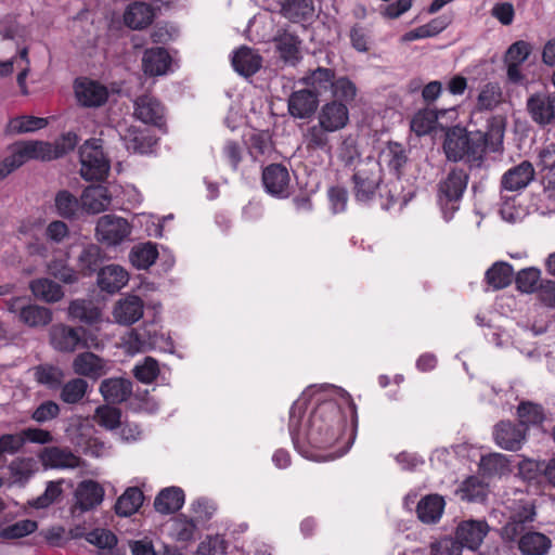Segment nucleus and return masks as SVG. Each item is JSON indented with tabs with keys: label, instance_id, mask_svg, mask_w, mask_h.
I'll list each match as a JSON object with an SVG mask.
<instances>
[{
	"label": "nucleus",
	"instance_id": "nucleus-1",
	"mask_svg": "<svg viewBox=\"0 0 555 555\" xmlns=\"http://www.w3.org/2000/svg\"><path fill=\"white\" fill-rule=\"evenodd\" d=\"M357 426V408L350 395L333 385L308 387L289 411L293 443L313 461H332L346 454L354 442Z\"/></svg>",
	"mask_w": 555,
	"mask_h": 555
},
{
	"label": "nucleus",
	"instance_id": "nucleus-2",
	"mask_svg": "<svg viewBox=\"0 0 555 555\" xmlns=\"http://www.w3.org/2000/svg\"><path fill=\"white\" fill-rule=\"evenodd\" d=\"M503 141V131L491 128L488 132L467 131L462 127H453L446 133L443 150L449 160H463L469 167H480L487 151L495 152Z\"/></svg>",
	"mask_w": 555,
	"mask_h": 555
},
{
	"label": "nucleus",
	"instance_id": "nucleus-3",
	"mask_svg": "<svg viewBox=\"0 0 555 555\" xmlns=\"http://www.w3.org/2000/svg\"><path fill=\"white\" fill-rule=\"evenodd\" d=\"M156 289L154 282H146L141 275V294ZM141 351L143 349H159L162 351H171L172 341L169 336L159 332L158 322L160 320V304L158 300L149 302L141 298Z\"/></svg>",
	"mask_w": 555,
	"mask_h": 555
},
{
	"label": "nucleus",
	"instance_id": "nucleus-4",
	"mask_svg": "<svg viewBox=\"0 0 555 555\" xmlns=\"http://www.w3.org/2000/svg\"><path fill=\"white\" fill-rule=\"evenodd\" d=\"M299 82L309 91L315 92L319 100L327 92L332 98L344 100H354L358 93V88L351 79L347 76L337 77L334 69L322 66L307 70Z\"/></svg>",
	"mask_w": 555,
	"mask_h": 555
},
{
	"label": "nucleus",
	"instance_id": "nucleus-5",
	"mask_svg": "<svg viewBox=\"0 0 555 555\" xmlns=\"http://www.w3.org/2000/svg\"><path fill=\"white\" fill-rule=\"evenodd\" d=\"M141 154H151L167 127L164 106L150 94L141 96Z\"/></svg>",
	"mask_w": 555,
	"mask_h": 555
},
{
	"label": "nucleus",
	"instance_id": "nucleus-6",
	"mask_svg": "<svg viewBox=\"0 0 555 555\" xmlns=\"http://www.w3.org/2000/svg\"><path fill=\"white\" fill-rule=\"evenodd\" d=\"M383 181L380 164L373 157H365L354 167L352 175L353 195L361 204L370 203L376 195Z\"/></svg>",
	"mask_w": 555,
	"mask_h": 555
},
{
	"label": "nucleus",
	"instance_id": "nucleus-7",
	"mask_svg": "<svg viewBox=\"0 0 555 555\" xmlns=\"http://www.w3.org/2000/svg\"><path fill=\"white\" fill-rule=\"evenodd\" d=\"M468 175L463 169H453L438 184L437 201L444 220L452 219L467 188Z\"/></svg>",
	"mask_w": 555,
	"mask_h": 555
},
{
	"label": "nucleus",
	"instance_id": "nucleus-8",
	"mask_svg": "<svg viewBox=\"0 0 555 555\" xmlns=\"http://www.w3.org/2000/svg\"><path fill=\"white\" fill-rule=\"evenodd\" d=\"M80 175L87 181L104 180L109 172V160L103 152L101 139L87 140L79 149Z\"/></svg>",
	"mask_w": 555,
	"mask_h": 555
},
{
	"label": "nucleus",
	"instance_id": "nucleus-9",
	"mask_svg": "<svg viewBox=\"0 0 555 555\" xmlns=\"http://www.w3.org/2000/svg\"><path fill=\"white\" fill-rule=\"evenodd\" d=\"M354 100H344L339 98H332L331 101L325 102L319 113L318 121L330 129L331 132L343 130L349 124V108L348 105Z\"/></svg>",
	"mask_w": 555,
	"mask_h": 555
},
{
	"label": "nucleus",
	"instance_id": "nucleus-10",
	"mask_svg": "<svg viewBox=\"0 0 555 555\" xmlns=\"http://www.w3.org/2000/svg\"><path fill=\"white\" fill-rule=\"evenodd\" d=\"M131 232L128 221L115 215H104L98 219L95 236L108 246L121 243Z\"/></svg>",
	"mask_w": 555,
	"mask_h": 555
},
{
	"label": "nucleus",
	"instance_id": "nucleus-11",
	"mask_svg": "<svg viewBox=\"0 0 555 555\" xmlns=\"http://www.w3.org/2000/svg\"><path fill=\"white\" fill-rule=\"evenodd\" d=\"M75 503L70 511L80 515L100 505L104 499V489L94 480L81 481L75 490Z\"/></svg>",
	"mask_w": 555,
	"mask_h": 555
},
{
	"label": "nucleus",
	"instance_id": "nucleus-12",
	"mask_svg": "<svg viewBox=\"0 0 555 555\" xmlns=\"http://www.w3.org/2000/svg\"><path fill=\"white\" fill-rule=\"evenodd\" d=\"M141 62L144 74L151 77L165 76L175 70V60L163 47L146 49Z\"/></svg>",
	"mask_w": 555,
	"mask_h": 555
},
{
	"label": "nucleus",
	"instance_id": "nucleus-13",
	"mask_svg": "<svg viewBox=\"0 0 555 555\" xmlns=\"http://www.w3.org/2000/svg\"><path fill=\"white\" fill-rule=\"evenodd\" d=\"M38 457L44 468L73 469L81 465V459L69 448L46 447Z\"/></svg>",
	"mask_w": 555,
	"mask_h": 555
},
{
	"label": "nucleus",
	"instance_id": "nucleus-14",
	"mask_svg": "<svg viewBox=\"0 0 555 555\" xmlns=\"http://www.w3.org/2000/svg\"><path fill=\"white\" fill-rule=\"evenodd\" d=\"M291 177L287 168L281 164H272L262 171V183L272 196L284 198L289 195Z\"/></svg>",
	"mask_w": 555,
	"mask_h": 555
},
{
	"label": "nucleus",
	"instance_id": "nucleus-15",
	"mask_svg": "<svg viewBox=\"0 0 555 555\" xmlns=\"http://www.w3.org/2000/svg\"><path fill=\"white\" fill-rule=\"evenodd\" d=\"M320 104L317 93L307 88L293 91L287 100V109L292 117L308 119L314 115Z\"/></svg>",
	"mask_w": 555,
	"mask_h": 555
},
{
	"label": "nucleus",
	"instance_id": "nucleus-16",
	"mask_svg": "<svg viewBox=\"0 0 555 555\" xmlns=\"http://www.w3.org/2000/svg\"><path fill=\"white\" fill-rule=\"evenodd\" d=\"M531 119L540 125H548L555 118V96L547 92L530 95L526 103Z\"/></svg>",
	"mask_w": 555,
	"mask_h": 555
},
{
	"label": "nucleus",
	"instance_id": "nucleus-17",
	"mask_svg": "<svg viewBox=\"0 0 555 555\" xmlns=\"http://www.w3.org/2000/svg\"><path fill=\"white\" fill-rule=\"evenodd\" d=\"M82 326L73 327L63 323L51 326L49 331L50 344L60 352H74L79 349Z\"/></svg>",
	"mask_w": 555,
	"mask_h": 555
},
{
	"label": "nucleus",
	"instance_id": "nucleus-18",
	"mask_svg": "<svg viewBox=\"0 0 555 555\" xmlns=\"http://www.w3.org/2000/svg\"><path fill=\"white\" fill-rule=\"evenodd\" d=\"M50 143L42 141H25L15 144L8 159L17 169L29 159L50 160Z\"/></svg>",
	"mask_w": 555,
	"mask_h": 555
},
{
	"label": "nucleus",
	"instance_id": "nucleus-19",
	"mask_svg": "<svg viewBox=\"0 0 555 555\" xmlns=\"http://www.w3.org/2000/svg\"><path fill=\"white\" fill-rule=\"evenodd\" d=\"M489 532V526L483 520H465L459 524L455 537L461 546L472 551L477 550Z\"/></svg>",
	"mask_w": 555,
	"mask_h": 555
},
{
	"label": "nucleus",
	"instance_id": "nucleus-20",
	"mask_svg": "<svg viewBox=\"0 0 555 555\" xmlns=\"http://www.w3.org/2000/svg\"><path fill=\"white\" fill-rule=\"evenodd\" d=\"M495 443L508 451L519 450L526 440V429L511 422H501L493 430Z\"/></svg>",
	"mask_w": 555,
	"mask_h": 555
},
{
	"label": "nucleus",
	"instance_id": "nucleus-21",
	"mask_svg": "<svg viewBox=\"0 0 555 555\" xmlns=\"http://www.w3.org/2000/svg\"><path fill=\"white\" fill-rule=\"evenodd\" d=\"M82 211L91 215L106 210L112 202V196L106 186L101 184L87 186L80 196Z\"/></svg>",
	"mask_w": 555,
	"mask_h": 555
},
{
	"label": "nucleus",
	"instance_id": "nucleus-22",
	"mask_svg": "<svg viewBox=\"0 0 555 555\" xmlns=\"http://www.w3.org/2000/svg\"><path fill=\"white\" fill-rule=\"evenodd\" d=\"M534 178V168L528 160L508 169L501 179V185L506 191H519L525 189Z\"/></svg>",
	"mask_w": 555,
	"mask_h": 555
},
{
	"label": "nucleus",
	"instance_id": "nucleus-23",
	"mask_svg": "<svg viewBox=\"0 0 555 555\" xmlns=\"http://www.w3.org/2000/svg\"><path fill=\"white\" fill-rule=\"evenodd\" d=\"M99 390L107 403L117 404L130 398L132 383L124 377L105 378L101 382Z\"/></svg>",
	"mask_w": 555,
	"mask_h": 555
},
{
	"label": "nucleus",
	"instance_id": "nucleus-24",
	"mask_svg": "<svg viewBox=\"0 0 555 555\" xmlns=\"http://www.w3.org/2000/svg\"><path fill=\"white\" fill-rule=\"evenodd\" d=\"M129 281L128 272L119 264H108L98 272V285L108 294L119 292Z\"/></svg>",
	"mask_w": 555,
	"mask_h": 555
},
{
	"label": "nucleus",
	"instance_id": "nucleus-25",
	"mask_svg": "<svg viewBox=\"0 0 555 555\" xmlns=\"http://www.w3.org/2000/svg\"><path fill=\"white\" fill-rule=\"evenodd\" d=\"M164 530L169 538L177 542H191L195 538L197 525L193 518L180 514L168 519L164 525Z\"/></svg>",
	"mask_w": 555,
	"mask_h": 555
},
{
	"label": "nucleus",
	"instance_id": "nucleus-26",
	"mask_svg": "<svg viewBox=\"0 0 555 555\" xmlns=\"http://www.w3.org/2000/svg\"><path fill=\"white\" fill-rule=\"evenodd\" d=\"M185 495L179 487H167L158 492L154 500V508L162 515L175 514L184 505Z\"/></svg>",
	"mask_w": 555,
	"mask_h": 555
},
{
	"label": "nucleus",
	"instance_id": "nucleus-27",
	"mask_svg": "<svg viewBox=\"0 0 555 555\" xmlns=\"http://www.w3.org/2000/svg\"><path fill=\"white\" fill-rule=\"evenodd\" d=\"M73 369L76 374L90 378H99L107 371L106 361L89 351L79 353L74 359Z\"/></svg>",
	"mask_w": 555,
	"mask_h": 555
},
{
	"label": "nucleus",
	"instance_id": "nucleus-28",
	"mask_svg": "<svg viewBox=\"0 0 555 555\" xmlns=\"http://www.w3.org/2000/svg\"><path fill=\"white\" fill-rule=\"evenodd\" d=\"M105 259L104 250L96 244H87L77 257L78 275L91 276L99 272L100 266Z\"/></svg>",
	"mask_w": 555,
	"mask_h": 555
},
{
	"label": "nucleus",
	"instance_id": "nucleus-29",
	"mask_svg": "<svg viewBox=\"0 0 555 555\" xmlns=\"http://www.w3.org/2000/svg\"><path fill=\"white\" fill-rule=\"evenodd\" d=\"M75 93L78 102L87 107L101 106L106 102L108 96L107 89L94 81L77 83Z\"/></svg>",
	"mask_w": 555,
	"mask_h": 555
},
{
	"label": "nucleus",
	"instance_id": "nucleus-30",
	"mask_svg": "<svg viewBox=\"0 0 555 555\" xmlns=\"http://www.w3.org/2000/svg\"><path fill=\"white\" fill-rule=\"evenodd\" d=\"M55 214L65 220H78L83 214L81 199L68 190H60L54 196Z\"/></svg>",
	"mask_w": 555,
	"mask_h": 555
},
{
	"label": "nucleus",
	"instance_id": "nucleus-31",
	"mask_svg": "<svg viewBox=\"0 0 555 555\" xmlns=\"http://www.w3.org/2000/svg\"><path fill=\"white\" fill-rule=\"evenodd\" d=\"M262 65V57L248 47H241L232 56V66L240 75L249 77L256 74Z\"/></svg>",
	"mask_w": 555,
	"mask_h": 555
},
{
	"label": "nucleus",
	"instance_id": "nucleus-32",
	"mask_svg": "<svg viewBox=\"0 0 555 555\" xmlns=\"http://www.w3.org/2000/svg\"><path fill=\"white\" fill-rule=\"evenodd\" d=\"M68 317L87 325H93L101 320L102 312L90 299H74L67 308Z\"/></svg>",
	"mask_w": 555,
	"mask_h": 555
},
{
	"label": "nucleus",
	"instance_id": "nucleus-33",
	"mask_svg": "<svg viewBox=\"0 0 555 555\" xmlns=\"http://www.w3.org/2000/svg\"><path fill=\"white\" fill-rule=\"evenodd\" d=\"M552 546V540L541 532L529 531L518 540V550L522 555H545Z\"/></svg>",
	"mask_w": 555,
	"mask_h": 555
},
{
	"label": "nucleus",
	"instance_id": "nucleus-34",
	"mask_svg": "<svg viewBox=\"0 0 555 555\" xmlns=\"http://www.w3.org/2000/svg\"><path fill=\"white\" fill-rule=\"evenodd\" d=\"M443 509V498L438 494H429L418 502L416 512L421 521L435 524L441 518Z\"/></svg>",
	"mask_w": 555,
	"mask_h": 555
},
{
	"label": "nucleus",
	"instance_id": "nucleus-35",
	"mask_svg": "<svg viewBox=\"0 0 555 555\" xmlns=\"http://www.w3.org/2000/svg\"><path fill=\"white\" fill-rule=\"evenodd\" d=\"M29 288L36 298L46 302H57L64 297L62 286L48 278L33 280Z\"/></svg>",
	"mask_w": 555,
	"mask_h": 555
},
{
	"label": "nucleus",
	"instance_id": "nucleus-36",
	"mask_svg": "<svg viewBox=\"0 0 555 555\" xmlns=\"http://www.w3.org/2000/svg\"><path fill=\"white\" fill-rule=\"evenodd\" d=\"M117 323L131 325L139 320V296L128 295L119 299L113 310Z\"/></svg>",
	"mask_w": 555,
	"mask_h": 555
},
{
	"label": "nucleus",
	"instance_id": "nucleus-37",
	"mask_svg": "<svg viewBox=\"0 0 555 555\" xmlns=\"http://www.w3.org/2000/svg\"><path fill=\"white\" fill-rule=\"evenodd\" d=\"M330 129L324 128L319 121L307 129L304 134V143L308 151H324L331 153Z\"/></svg>",
	"mask_w": 555,
	"mask_h": 555
},
{
	"label": "nucleus",
	"instance_id": "nucleus-38",
	"mask_svg": "<svg viewBox=\"0 0 555 555\" xmlns=\"http://www.w3.org/2000/svg\"><path fill=\"white\" fill-rule=\"evenodd\" d=\"M513 279V268L509 263L499 261L492 264L486 272L487 284L492 289H502L508 286Z\"/></svg>",
	"mask_w": 555,
	"mask_h": 555
},
{
	"label": "nucleus",
	"instance_id": "nucleus-39",
	"mask_svg": "<svg viewBox=\"0 0 555 555\" xmlns=\"http://www.w3.org/2000/svg\"><path fill=\"white\" fill-rule=\"evenodd\" d=\"M20 321L30 327L46 326L52 321V311L47 307L26 305L21 311Z\"/></svg>",
	"mask_w": 555,
	"mask_h": 555
},
{
	"label": "nucleus",
	"instance_id": "nucleus-40",
	"mask_svg": "<svg viewBox=\"0 0 555 555\" xmlns=\"http://www.w3.org/2000/svg\"><path fill=\"white\" fill-rule=\"evenodd\" d=\"M448 23L443 17L431 20L429 23L424 24L415 29H412L401 36V42H411L414 40L425 39L437 36L446 29Z\"/></svg>",
	"mask_w": 555,
	"mask_h": 555
},
{
	"label": "nucleus",
	"instance_id": "nucleus-41",
	"mask_svg": "<svg viewBox=\"0 0 555 555\" xmlns=\"http://www.w3.org/2000/svg\"><path fill=\"white\" fill-rule=\"evenodd\" d=\"M86 540L100 550H107L108 555H124L119 550L115 548L118 540L108 529L96 528L86 534Z\"/></svg>",
	"mask_w": 555,
	"mask_h": 555
},
{
	"label": "nucleus",
	"instance_id": "nucleus-42",
	"mask_svg": "<svg viewBox=\"0 0 555 555\" xmlns=\"http://www.w3.org/2000/svg\"><path fill=\"white\" fill-rule=\"evenodd\" d=\"M276 50L285 63L295 65L299 59V40L291 34H284L276 39Z\"/></svg>",
	"mask_w": 555,
	"mask_h": 555
},
{
	"label": "nucleus",
	"instance_id": "nucleus-43",
	"mask_svg": "<svg viewBox=\"0 0 555 555\" xmlns=\"http://www.w3.org/2000/svg\"><path fill=\"white\" fill-rule=\"evenodd\" d=\"M115 513L130 517L139 511V487H129L116 501Z\"/></svg>",
	"mask_w": 555,
	"mask_h": 555
},
{
	"label": "nucleus",
	"instance_id": "nucleus-44",
	"mask_svg": "<svg viewBox=\"0 0 555 555\" xmlns=\"http://www.w3.org/2000/svg\"><path fill=\"white\" fill-rule=\"evenodd\" d=\"M520 426H539L545 420L543 408L532 402H521L517 409Z\"/></svg>",
	"mask_w": 555,
	"mask_h": 555
},
{
	"label": "nucleus",
	"instance_id": "nucleus-45",
	"mask_svg": "<svg viewBox=\"0 0 555 555\" xmlns=\"http://www.w3.org/2000/svg\"><path fill=\"white\" fill-rule=\"evenodd\" d=\"M48 119L35 116H20L12 118L8 124L9 133H26L44 128Z\"/></svg>",
	"mask_w": 555,
	"mask_h": 555
},
{
	"label": "nucleus",
	"instance_id": "nucleus-46",
	"mask_svg": "<svg viewBox=\"0 0 555 555\" xmlns=\"http://www.w3.org/2000/svg\"><path fill=\"white\" fill-rule=\"evenodd\" d=\"M93 418L98 425L113 430L120 425L121 412L118 408L103 404L96 408Z\"/></svg>",
	"mask_w": 555,
	"mask_h": 555
},
{
	"label": "nucleus",
	"instance_id": "nucleus-47",
	"mask_svg": "<svg viewBox=\"0 0 555 555\" xmlns=\"http://www.w3.org/2000/svg\"><path fill=\"white\" fill-rule=\"evenodd\" d=\"M34 370L35 378L39 384L51 389L57 388L62 384L64 374L61 369L49 364H41Z\"/></svg>",
	"mask_w": 555,
	"mask_h": 555
},
{
	"label": "nucleus",
	"instance_id": "nucleus-48",
	"mask_svg": "<svg viewBox=\"0 0 555 555\" xmlns=\"http://www.w3.org/2000/svg\"><path fill=\"white\" fill-rule=\"evenodd\" d=\"M285 17L292 21H300L313 14V4L311 0H287L282 8Z\"/></svg>",
	"mask_w": 555,
	"mask_h": 555
},
{
	"label": "nucleus",
	"instance_id": "nucleus-49",
	"mask_svg": "<svg viewBox=\"0 0 555 555\" xmlns=\"http://www.w3.org/2000/svg\"><path fill=\"white\" fill-rule=\"evenodd\" d=\"M88 383L82 378H73L64 384L61 399L68 404L78 403L87 393Z\"/></svg>",
	"mask_w": 555,
	"mask_h": 555
},
{
	"label": "nucleus",
	"instance_id": "nucleus-50",
	"mask_svg": "<svg viewBox=\"0 0 555 555\" xmlns=\"http://www.w3.org/2000/svg\"><path fill=\"white\" fill-rule=\"evenodd\" d=\"M48 273L65 284H74L78 281V272L70 268L66 260L53 259L47 266Z\"/></svg>",
	"mask_w": 555,
	"mask_h": 555
},
{
	"label": "nucleus",
	"instance_id": "nucleus-51",
	"mask_svg": "<svg viewBox=\"0 0 555 555\" xmlns=\"http://www.w3.org/2000/svg\"><path fill=\"white\" fill-rule=\"evenodd\" d=\"M171 2L172 0H141V29L151 25Z\"/></svg>",
	"mask_w": 555,
	"mask_h": 555
},
{
	"label": "nucleus",
	"instance_id": "nucleus-52",
	"mask_svg": "<svg viewBox=\"0 0 555 555\" xmlns=\"http://www.w3.org/2000/svg\"><path fill=\"white\" fill-rule=\"evenodd\" d=\"M437 119L438 115L435 113V111H420L414 115V117L411 120V129L417 135H425L435 128Z\"/></svg>",
	"mask_w": 555,
	"mask_h": 555
},
{
	"label": "nucleus",
	"instance_id": "nucleus-53",
	"mask_svg": "<svg viewBox=\"0 0 555 555\" xmlns=\"http://www.w3.org/2000/svg\"><path fill=\"white\" fill-rule=\"evenodd\" d=\"M541 280V271L538 268L530 267L520 270L515 279L517 289L522 293L531 294L537 291V285Z\"/></svg>",
	"mask_w": 555,
	"mask_h": 555
},
{
	"label": "nucleus",
	"instance_id": "nucleus-54",
	"mask_svg": "<svg viewBox=\"0 0 555 555\" xmlns=\"http://www.w3.org/2000/svg\"><path fill=\"white\" fill-rule=\"evenodd\" d=\"M338 159L347 168H352L362 162L364 158L360 157V152L354 140L349 137L346 138L338 149Z\"/></svg>",
	"mask_w": 555,
	"mask_h": 555
},
{
	"label": "nucleus",
	"instance_id": "nucleus-55",
	"mask_svg": "<svg viewBox=\"0 0 555 555\" xmlns=\"http://www.w3.org/2000/svg\"><path fill=\"white\" fill-rule=\"evenodd\" d=\"M228 542L221 534L207 535L197 546V555H224Z\"/></svg>",
	"mask_w": 555,
	"mask_h": 555
},
{
	"label": "nucleus",
	"instance_id": "nucleus-56",
	"mask_svg": "<svg viewBox=\"0 0 555 555\" xmlns=\"http://www.w3.org/2000/svg\"><path fill=\"white\" fill-rule=\"evenodd\" d=\"M502 99V91L496 83H487L478 94V106L480 109H493Z\"/></svg>",
	"mask_w": 555,
	"mask_h": 555
},
{
	"label": "nucleus",
	"instance_id": "nucleus-57",
	"mask_svg": "<svg viewBox=\"0 0 555 555\" xmlns=\"http://www.w3.org/2000/svg\"><path fill=\"white\" fill-rule=\"evenodd\" d=\"M36 530L37 522L35 520L23 519L3 528L0 532V537L9 540L20 539L33 533Z\"/></svg>",
	"mask_w": 555,
	"mask_h": 555
},
{
	"label": "nucleus",
	"instance_id": "nucleus-58",
	"mask_svg": "<svg viewBox=\"0 0 555 555\" xmlns=\"http://www.w3.org/2000/svg\"><path fill=\"white\" fill-rule=\"evenodd\" d=\"M460 494L463 500L478 501L486 496V488L477 477H468L460 488Z\"/></svg>",
	"mask_w": 555,
	"mask_h": 555
},
{
	"label": "nucleus",
	"instance_id": "nucleus-59",
	"mask_svg": "<svg viewBox=\"0 0 555 555\" xmlns=\"http://www.w3.org/2000/svg\"><path fill=\"white\" fill-rule=\"evenodd\" d=\"M191 512L194 516L193 520L197 524L208 521L216 512V505L206 498H198L191 504Z\"/></svg>",
	"mask_w": 555,
	"mask_h": 555
},
{
	"label": "nucleus",
	"instance_id": "nucleus-60",
	"mask_svg": "<svg viewBox=\"0 0 555 555\" xmlns=\"http://www.w3.org/2000/svg\"><path fill=\"white\" fill-rule=\"evenodd\" d=\"M78 143V137L74 132L63 134L54 144L50 143V160L60 158L73 151Z\"/></svg>",
	"mask_w": 555,
	"mask_h": 555
},
{
	"label": "nucleus",
	"instance_id": "nucleus-61",
	"mask_svg": "<svg viewBox=\"0 0 555 555\" xmlns=\"http://www.w3.org/2000/svg\"><path fill=\"white\" fill-rule=\"evenodd\" d=\"M35 461L30 457L15 459L9 465V470L14 481L23 482L30 478L34 473Z\"/></svg>",
	"mask_w": 555,
	"mask_h": 555
},
{
	"label": "nucleus",
	"instance_id": "nucleus-62",
	"mask_svg": "<svg viewBox=\"0 0 555 555\" xmlns=\"http://www.w3.org/2000/svg\"><path fill=\"white\" fill-rule=\"evenodd\" d=\"M480 468L489 474H501L507 469V460L501 453H490L480 459Z\"/></svg>",
	"mask_w": 555,
	"mask_h": 555
},
{
	"label": "nucleus",
	"instance_id": "nucleus-63",
	"mask_svg": "<svg viewBox=\"0 0 555 555\" xmlns=\"http://www.w3.org/2000/svg\"><path fill=\"white\" fill-rule=\"evenodd\" d=\"M384 157L388 166L396 171H399L406 163L405 150L399 143H389L384 151Z\"/></svg>",
	"mask_w": 555,
	"mask_h": 555
},
{
	"label": "nucleus",
	"instance_id": "nucleus-64",
	"mask_svg": "<svg viewBox=\"0 0 555 555\" xmlns=\"http://www.w3.org/2000/svg\"><path fill=\"white\" fill-rule=\"evenodd\" d=\"M430 555H462V546L451 538L441 539L430 545Z\"/></svg>",
	"mask_w": 555,
	"mask_h": 555
}]
</instances>
